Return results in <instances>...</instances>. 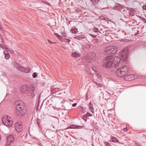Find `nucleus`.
<instances>
[{
	"label": "nucleus",
	"mask_w": 146,
	"mask_h": 146,
	"mask_svg": "<svg viewBox=\"0 0 146 146\" xmlns=\"http://www.w3.org/2000/svg\"><path fill=\"white\" fill-rule=\"evenodd\" d=\"M1 137L0 135V141H1Z\"/></svg>",
	"instance_id": "de8ad7c7"
},
{
	"label": "nucleus",
	"mask_w": 146,
	"mask_h": 146,
	"mask_svg": "<svg viewBox=\"0 0 146 146\" xmlns=\"http://www.w3.org/2000/svg\"><path fill=\"white\" fill-rule=\"evenodd\" d=\"M111 141L114 143H118L119 142V141L115 137H111Z\"/></svg>",
	"instance_id": "f3484780"
},
{
	"label": "nucleus",
	"mask_w": 146,
	"mask_h": 146,
	"mask_svg": "<svg viewBox=\"0 0 146 146\" xmlns=\"http://www.w3.org/2000/svg\"><path fill=\"white\" fill-rule=\"evenodd\" d=\"M128 54V49L127 48H125L120 54V58L116 56L114 57L113 59H112L113 57L112 56H108L106 57L104 59L105 62L103 66L106 69H111L110 71L112 73H113L115 71L116 67H117L119 64L120 63V60L124 61H127Z\"/></svg>",
	"instance_id": "f257e3e1"
},
{
	"label": "nucleus",
	"mask_w": 146,
	"mask_h": 146,
	"mask_svg": "<svg viewBox=\"0 0 146 146\" xmlns=\"http://www.w3.org/2000/svg\"><path fill=\"white\" fill-rule=\"evenodd\" d=\"M77 104L76 103H74L72 105V106L73 107H76V105Z\"/></svg>",
	"instance_id": "58836bf2"
},
{
	"label": "nucleus",
	"mask_w": 146,
	"mask_h": 146,
	"mask_svg": "<svg viewBox=\"0 0 146 146\" xmlns=\"http://www.w3.org/2000/svg\"><path fill=\"white\" fill-rule=\"evenodd\" d=\"M48 41V42L50 43H52V42L51 41H50V40L48 39L47 40Z\"/></svg>",
	"instance_id": "79ce46f5"
},
{
	"label": "nucleus",
	"mask_w": 146,
	"mask_h": 146,
	"mask_svg": "<svg viewBox=\"0 0 146 146\" xmlns=\"http://www.w3.org/2000/svg\"><path fill=\"white\" fill-rule=\"evenodd\" d=\"M143 9L144 10H146V6H143Z\"/></svg>",
	"instance_id": "a19ab883"
},
{
	"label": "nucleus",
	"mask_w": 146,
	"mask_h": 146,
	"mask_svg": "<svg viewBox=\"0 0 146 146\" xmlns=\"http://www.w3.org/2000/svg\"><path fill=\"white\" fill-rule=\"evenodd\" d=\"M94 82L95 84H96L97 86H98V87H101V86H102V84H101L99 83H98L95 81H94Z\"/></svg>",
	"instance_id": "4be33fe9"
},
{
	"label": "nucleus",
	"mask_w": 146,
	"mask_h": 146,
	"mask_svg": "<svg viewBox=\"0 0 146 146\" xmlns=\"http://www.w3.org/2000/svg\"><path fill=\"white\" fill-rule=\"evenodd\" d=\"M76 57H80V54H79V53H77V52H76Z\"/></svg>",
	"instance_id": "c9c22d12"
},
{
	"label": "nucleus",
	"mask_w": 146,
	"mask_h": 146,
	"mask_svg": "<svg viewBox=\"0 0 146 146\" xmlns=\"http://www.w3.org/2000/svg\"><path fill=\"white\" fill-rule=\"evenodd\" d=\"M132 29L133 31H137V33H136L135 34V35H137L138 34V33L139 32V31H138V30H136V29L135 28H133Z\"/></svg>",
	"instance_id": "bb28decb"
},
{
	"label": "nucleus",
	"mask_w": 146,
	"mask_h": 146,
	"mask_svg": "<svg viewBox=\"0 0 146 146\" xmlns=\"http://www.w3.org/2000/svg\"><path fill=\"white\" fill-rule=\"evenodd\" d=\"M29 90L30 89H29L28 87L26 85L23 86L20 88V90L21 92L26 94L28 93Z\"/></svg>",
	"instance_id": "9b49d317"
},
{
	"label": "nucleus",
	"mask_w": 146,
	"mask_h": 146,
	"mask_svg": "<svg viewBox=\"0 0 146 146\" xmlns=\"http://www.w3.org/2000/svg\"><path fill=\"white\" fill-rule=\"evenodd\" d=\"M136 145H137L138 146H142L141 145L139 144V143H136Z\"/></svg>",
	"instance_id": "37998d69"
},
{
	"label": "nucleus",
	"mask_w": 146,
	"mask_h": 146,
	"mask_svg": "<svg viewBox=\"0 0 146 146\" xmlns=\"http://www.w3.org/2000/svg\"><path fill=\"white\" fill-rule=\"evenodd\" d=\"M8 51H6V52H10L11 53L13 54L14 53V52L12 50H11L10 48H9V49L7 50Z\"/></svg>",
	"instance_id": "393cba45"
},
{
	"label": "nucleus",
	"mask_w": 146,
	"mask_h": 146,
	"mask_svg": "<svg viewBox=\"0 0 146 146\" xmlns=\"http://www.w3.org/2000/svg\"><path fill=\"white\" fill-rule=\"evenodd\" d=\"M124 129L125 130H126V131H127V128H125Z\"/></svg>",
	"instance_id": "a18cd8bd"
},
{
	"label": "nucleus",
	"mask_w": 146,
	"mask_h": 146,
	"mask_svg": "<svg viewBox=\"0 0 146 146\" xmlns=\"http://www.w3.org/2000/svg\"><path fill=\"white\" fill-rule=\"evenodd\" d=\"M14 138L11 135H9L7 138V143L8 145L14 141Z\"/></svg>",
	"instance_id": "f8f14e48"
},
{
	"label": "nucleus",
	"mask_w": 146,
	"mask_h": 146,
	"mask_svg": "<svg viewBox=\"0 0 146 146\" xmlns=\"http://www.w3.org/2000/svg\"><path fill=\"white\" fill-rule=\"evenodd\" d=\"M12 64L14 67L17 68L19 71L23 73H27L30 72L31 69L29 67H27L25 68L22 66L19 63L15 62L13 61Z\"/></svg>",
	"instance_id": "20e7f679"
},
{
	"label": "nucleus",
	"mask_w": 146,
	"mask_h": 146,
	"mask_svg": "<svg viewBox=\"0 0 146 146\" xmlns=\"http://www.w3.org/2000/svg\"><path fill=\"white\" fill-rule=\"evenodd\" d=\"M142 21H143L144 23H146V19L145 18H143L141 19Z\"/></svg>",
	"instance_id": "f704fd0d"
},
{
	"label": "nucleus",
	"mask_w": 146,
	"mask_h": 146,
	"mask_svg": "<svg viewBox=\"0 0 146 146\" xmlns=\"http://www.w3.org/2000/svg\"><path fill=\"white\" fill-rule=\"evenodd\" d=\"M71 31L72 33H76L77 32V29H72Z\"/></svg>",
	"instance_id": "aec40b11"
},
{
	"label": "nucleus",
	"mask_w": 146,
	"mask_h": 146,
	"mask_svg": "<svg viewBox=\"0 0 146 146\" xmlns=\"http://www.w3.org/2000/svg\"><path fill=\"white\" fill-rule=\"evenodd\" d=\"M117 52V49L115 46H110L108 47L106 49L104 53L106 55H111L114 54Z\"/></svg>",
	"instance_id": "39448f33"
},
{
	"label": "nucleus",
	"mask_w": 146,
	"mask_h": 146,
	"mask_svg": "<svg viewBox=\"0 0 146 146\" xmlns=\"http://www.w3.org/2000/svg\"><path fill=\"white\" fill-rule=\"evenodd\" d=\"M15 104L17 105L15 107V109H16L15 111L16 114L19 117L23 116L26 113V110L23 102L19 100L16 101Z\"/></svg>",
	"instance_id": "7ed1b4c3"
},
{
	"label": "nucleus",
	"mask_w": 146,
	"mask_h": 146,
	"mask_svg": "<svg viewBox=\"0 0 146 146\" xmlns=\"http://www.w3.org/2000/svg\"><path fill=\"white\" fill-rule=\"evenodd\" d=\"M15 130L17 131L19 133L21 131L23 126L22 124L17 123L15 124Z\"/></svg>",
	"instance_id": "9d476101"
},
{
	"label": "nucleus",
	"mask_w": 146,
	"mask_h": 146,
	"mask_svg": "<svg viewBox=\"0 0 146 146\" xmlns=\"http://www.w3.org/2000/svg\"><path fill=\"white\" fill-rule=\"evenodd\" d=\"M104 143L106 146H111V145L110 144V143L106 141H105L104 142Z\"/></svg>",
	"instance_id": "a878e982"
},
{
	"label": "nucleus",
	"mask_w": 146,
	"mask_h": 146,
	"mask_svg": "<svg viewBox=\"0 0 146 146\" xmlns=\"http://www.w3.org/2000/svg\"><path fill=\"white\" fill-rule=\"evenodd\" d=\"M38 127H39L40 123H39V121L38 120H37L36 121Z\"/></svg>",
	"instance_id": "4c0bfd02"
},
{
	"label": "nucleus",
	"mask_w": 146,
	"mask_h": 146,
	"mask_svg": "<svg viewBox=\"0 0 146 146\" xmlns=\"http://www.w3.org/2000/svg\"><path fill=\"white\" fill-rule=\"evenodd\" d=\"M89 108L92 112L94 113V109L93 108V105L92 103L90 102L89 103Z\"/></svg>",
	"instance_id": "dca6fc26"
},
{
	"label": "nucleus",
	"mask_w": 146,
	"mask_h": 146,
	"mask_svg": "<svg viewBox=\"0 0 146 146\" xmlns=\"http://www.w3.org/2000/svg\"><path fill=\"white\" fill-rule=\"evenodd\" d=\"M6 118H7V119H8V116L7 117V116H6Z\"/></svg>",
	"instance_id": "09e8293b"
},
{
	"label": "nucleus",
	"mask_w": 146,
	"mask_h": 146,
	"mask_svg": "<svg viewBox=\"0 0 146 146\" xmlns=\"http://www.w3.org/2000/svg\"><path fill=\"white\" fill-rule=\"evenodd\" d=\"M129 71L128 66L126 65L121 67L120 69H117V70L115 71V73L117 77H126L129 80H132L137 78L136 76L135 77L134 75L132 74L127 75L129 72Z\"/></svg>",
	"instance_id": "f03ea898"
},
{
	"label": "nucleus",
	"mask_w": 146,
	"mask_h": 146,
	"mask_svg": "<svg viewBox=\"0 0 146 146\" xmlns=\"http://www.w3.org/2000/svg\"><path fill=\"white\" fill-rule=\"evenodd\" d=\"M64 41H65V42L68 44L70 42V40L68 38H64Z\"/></svg>",
	"instance_id": "5701e85b"
},
{
	"label": "nucleus",
	"mask_w": 146,
	"mask_h": 146,
	"mask_svg": "<svg viewBox=\"0 0 146 146\" xmlns=\"http://www.w3.org/2000/svg\"><path fill=\"white\" fill-rule=\"evenodd\" d=\"M94 5H98L100 8L104 9L105 8L103 5L104 4V2L103 0H91Z\"/></svg>",
	"instance_id": "423d86ee"
},
{
	"label": "nucleus",
	"mask_w": 146,
	"mask_h": 146,
	"mask_svg": "<svg viewBox=\"0 0 146 146\" xmlns=\"http://www.w3.org/2000/svg\"><path fill=\"white\" fill-rule=\"evenodd\" d=\"M87 117L86 115H85L83 116L82 118L85 121H86L87 120Z\"/></svg>",
	"instance_id": "c85d7f7f"
},
{
	"label": "nucleus",
	"mask_w": 146,
	"mask_h": 146,
	"mask_svg": "<svg viewBox=\"0 0 146 146\" xmlns=\"http://www.w3.org/2000/svg\"><path fill=\"white\" fill-rule=\"evenodd\" d=\"M122 6L120 4H116L115 8L116 9L118 10H120L122 8Z\"/></svg>",
	"instance_id": "6ab92c4d"
},
{
	"label": "nucleus",
	"mask_w": 146,
	"mask_h": 146,
	"mask_svg": "<svg viewBox=\"0 0 146 146\" xmlns=\"http://www.w3.org/2000/svg\"><path fill=\"white\" fill-rule=\"evenodd\" d=\"M76 52H74V53H73L72 54V56L74 57H76Z\"/></svg>",
	"instance_id": "473e14b6"
},
{
	"label": "nucleus",
	"mask_w": 146,
	"mask_h": 146,
	"mask_svg": "<svg viewBox=\"0 0 146 146\" xmlns=\"http://www.w3.org/2000/svg\"><path fill=\"white\" fill-rule=\"evenodd\" d=\"M4 54L5 55V57L6 59H8L9 57V54L8 53V51H3Z\"/></svg>",
	"instance_id": "a211bd4d"
},
{
	"label": "nucleus",
	"mask_w": 146,
	"mask_h": 146,
	"mask_svg": "<svg viewBox=\"0 0 146 146\" xmlns=\"http://www.w3.org/2000/svg\"><path fill=\"white\" fill-rule=\"evenodd\" d=\"M88 58L89 59L88 61L89 62H92L94 61L96 59V54L94 52L92 53L88 57Z\"/></svg>",
	"instance_id": "1a4fd4ad"
},
{
	"label": "nucleus",
	"mask_w": 146,
	"mask_h": 146,
	"mask_svg": "<svg viewBox=\"0 0 146 146\" xmlns=\"http://www.w3.org/2000/svg\"><path fill=\"white\" fill-rule=\"evenodd\" d=\"M75 38L77 39H79L81 38V37L80 36H76L75 37Z\"/></svg>",
	"instance_id": "ea45409f"
},
{
	"label": "nucleus",
	"mask_w": 146,
	"mask_h": 146,
	"mask_svg": "<svg viewBox=\"0 0 146 146\" xmlns=\"http://www.w3.org/2000/svg\"><path fill=\"white\" fill-rule=\"evenodd\" d=\"M93 31L94 32L96 33L100 32L98 30V29L96 27H94V29Z\"/></svg>",
	"instance_id": "b1692460"
},
{
	"label": "nucleus",
	"mask_w": 146,
	"mask_h": 146,
	"mask_svg": "<svg viewBox=\"0 0 146 146\" xmlns=\"http://www.w3.org/2000/svg\"><path fill=\"white\" fill-rule=\"evenodd\" d=\"M32 76L33 78H36L37 76V75L36 74V72H34L32 74Z\"/></svg>",
	"instance_id": "c756f323"
},
{
	"label": "nucleus",
	"mask_w": 146,
	"mask_h": 146,
	"mask_svg": "<svg viewBox=\"0 0 146 146\" xmlns=\"http://www.w3.org/2000/svg\"><path fill=\"white\" fill-rule=\"evenodd\" d=\"M56 89H55V92H58L57 91H56Z\"/></svg>",
	"instance_id": "49530a36"
},
{
	"label": "nucleus",
	"mask_w": 146,
	"mask_h": 146,
	"mask_svg": "<svg viewBox=\"0 0 146 146\" xmlns=\"http://www.w3.org/2000/svg\"><path fill=\"white\" fill-rule=\"evenodd\" d=\"M103 19L102 18V19H103V20H105V21H109V19H108V18H106V17H103Z\"/></svg>",
	"instance_id": "2f4dec72"
},
{
	"label": "nucleus",
	"mask_w": 146,
	"mask_h": 146,
	"mask_svg": "<svg viewBox=\"0 0 146 146\" xmlns=\"http://www.w3.org/2000/svg\"><path fill=\"white\" fill-rule=\"evenodd\" d=\"M76 13H79L82 10V8L81 6H79L78 7L75 8L74 9Z\"/></svg>",
	"instance_id": "4468645a"
},
{
	"label": "nucleus",
	"mask_w": 146,
	"mask_h": 146,
	"mask_svg": "<svg viewBox=\"0 0 146 146\" xmlns=\"http://www.w3.org/2000/svg\"><path fill=\"white\" fill-rule=\"evenodd\" d=\"M78 108L80 112L84 113L85 112V108L81 106H79L78 107Z\"/></svg>",
	"instance_id": "2eb2a0df"
},
{
	"label": "nucleus",
	"mask_w": 146,
	"mask_h": 146,
	"mask_svg": "<svg viewBox=\"0 0 146 146\" xmlns=\"http://www.w3.org/2000/svg\"><path fill=\"white\" fill-rule=\"evenodd\" d=\"M83 127L82 126H76L74 125H72L69 126V127L66 128V129H68L71 128V129H75V128H82Z\"/></svg>",
	"instance_id": "ddd939ff"
},
{
	"label": "nucleus",
	"mask_w": 146,
	"mask_h": 146,
	"mask_svg": "<svg viewBox=\"0 0 146 146\" xmlns=\"http://www.w3.org/2000/svg\"><path fill=\"white\" fill-rule=\"evenodd\" d=\"M0 47L3 49H6L7 50H8L9 49V48H6L2 44H0Z\"/></svg>",
	"instance_id": "412c9836"
},
{
	"label": "nucleus",
	"mask_w": 146,
	"mask_h": 146,
	"mask_svg": "<svg viewBox=\"0 0 146 146\" xmlns=\"http://www.w3.org/2000/svg\"><path fill=\"white\" fill-rule=\"evenodd\" d=\"M0 29L2 31H3V29L1 28L0 27Z\"/></svg>",
	"instance_id": "c03bdc74"
},
{
	"label": "nucleus",
	"mask_w": 146,
	"mask_h": 146,
	"mask_svg": "<svg viewBox=\"0 0 146 146\" xmlns=\"http://www.w3.org/2000/svg\"><path fill=\"white\" fill-rule=\"evenodd\" d=\"M56 36L58 37V38L59 39H61L62 38V36L60 35H59L58 34L56 33Z\"/></svg>",
	"instance_id": "7c9ffc66"
},
{
	"label": "nucleus",
	"mask_w": 146,
	"mask_h": 146,
	"mask_svg": "<svg viewBox=\"0 0 146 146\" xmlns=\"http://www.w3.org/2000/svg\"><path fill=\"white\" fill-rule=\"evenodd\" d=\"M37 93L36 88L34 87H33L29 90L28 93V96L31 98H32L35 96Z\"/></svg>",
	"instance_id": "0eeeda50"
},
{
	"label": "nucleus",
	"mask_w": 146,
	"mask_h": 146,
	"mask_svg": "<svg viewBox=\"0 0 146 146\" xmlns=\"http://www.w3.org/2000/svg\"><path fill=\"white\" fill-rule=\"evenodd\" d=\"M90 35L92 36V37L94 38H96L97 37V35H94V34H90Z\"/></svg>",
	"instance_id": "72a5a7b5"
},
{
	"label": "nucleus",
	"mask_w": 146,
	"mask_h": 146,
	"mask_svg": "<svg viewBox=\"0 0 146 146\" xmlns=\"http://www.w3.org/2000/svg\"><path fill=\"white\" fill-rule=\"evenodd\" d=\"M90 46L89 45H87L85 46V48L89 49L90 48Z\"/></svg>",
	"instance_id": "e433bc0d"
},
{
	"label": "nucleus",
	"mask_w": 146,
	"mask_h": 146,
	"mask_svg": "<svg viewBox=\"0 0 146 146\" xmlns=\"http://www.w3.org/2000/svg\"><path fill=\"white\" fill-rule=\"evenodd\" d=\"M2 121L4 125L8 127H10L12 126V124L13 123V121L9 120L8 119H6L4 117L2 118Z\"/></svg>",
	"instance_id": "6e6552de"
},
{
	"label": "nucleus",
	"mask_w": 146,
	"mask_h": 146,
	"mask_svg": "<svg viewBox=\"0 0 146 146\" xmlns=\"http://www.w3.org/2000/svg\"><path fill=\"white\" fill-rule=\"evenodd\" d=\"M85 115H86L87 117H91L92 116V115L89 112H87V113Z\"/></svg>",
	"instance_id": "cd10ccee"
}]
</instances>
